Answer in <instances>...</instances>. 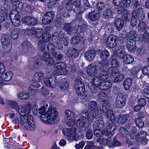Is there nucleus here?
Instances as JSON below:
<instances>
[{"label": "nucleus", "instance_id": "f257e3e1", "mask_svg": "<svg viewBox=\"0 0 149 149\" xmlns=\"http://www.w3.org/2000/svg\"><path fill=\"white\" fill-rule=\"evenodd\" d=\"M46 109V108L43 105L39 109L38 112L39 114H42L43 116L45 117L44 120L46 123H53L57 117L58 113L56 109L54 108L52 109L51 107H49L47 111L45 112ZM42 117L43 118V116Z\"/></svg>", "mask_w": 149, "mask_h": 149}, {"label": "nucleus", "instance_id": "f03ea898", "mask_svg": "<svg viewBox=\"0 0 149 149\" xmlns=\"http://www.w3.org/2000/svg\"><path fill=\"white\" fill-rule=\"evenodd\" d=\"M33 119L32 116L30 115H27V116L21 117L20 118L21 126L25 130L31 131H34L36 129V125Z\"/></svg>", "mask_w": 149, "mask_h": 149}, {"label": "nucleus", "instance_id": "7ed1b4c3", "mask_svg": "<svg viewBox=\"0 0 149 149\" xmlns=\"http://www.w3.org/2000/svg\"><path fill=\"white\" fill-rule=\"evenodd\" d=\"M55 69L54 74L56 75H64L67 74V70L65 69L66 64L63 62H59L56 63L54 65Z\"/></svg>", "mask_w": 149, "mask_h": 149}, {"label": "nucleus", "instance_id": "20e7f679", "mask_svg": "<svg viewBox=\"0 0 149 149\" xmlns=\"http://www.w3.org/2000/svg\"><path fill=\"white\" fill-rule=\"evenodd\" d=\"M126 102V95L122 93H118L114 102V106L118 108H122Z\"/></svg>", "mask_w": 149, "mask_h": 149}, {"label": "nucleus", "instance_id": "39448f33", "mask_svg": "<svg viewBox=\"0 0 149 149\" xmlns=\"http://www.w3.org/2000/svg\"><path fill=\"white\" fill-rule=\"evenodd\" d=\"M102 109L103 113H107V118L111 122L114 123L116 121V117L113 112L109 110L108 106L106 103L102 104Z\"/></svg>", "mask_w": 149, "mask_h": 149}, {"label": "nucleus", "instance_id": "423d86ee", "mask_svg": "<svg viewBox=\"0 0 149 149\" xmlns=\"http://www.w3.org/2000/svg\"><path fill=\"white\" fill-rule=\"evenodd\" d=\"M54 13L52 11H48L43 16L42 19V24L45 25L49 24L54 17Z\"/></svg>", "mask_w": 149, "mask_h": 149}, {"label": "nucleus", "instance_id": "0eeeda50", "mask_svg": "<svg viewBox=\"0 0 149 149\" xmlns=\"http://www.w3.org/2000/svg\"><path fill=\"white\" fill-rule=\"evenodd\" d=\"M118 37L116 35L111 34L109 35L106 41L107 46L110 48L114 47L116 45V40Z\"/></svg>", "mask_w": 149, "mask_h": 149}, {"label": "nucleus", "instance_id": "6e6552de", "mask_svg": "<svg viewBox=\"0 0 149 149\" xmlns=\"http://www.w3.org/2000/svg\"><path fill=\"white\" fill-rule=\"evenodd\" d=\"M27 31L28 34L34 35L38 38H40L43 34V30L41 28H35L32 27L31 29H27L26 32Z\"/></svg>", "mask_w": 149, "mask_h": 149}, {"label": "nucleus", "instance_id": "1a4fd4ad", "mask_svg": "<svg viewBox=\"0 0 149 149\" xmlns=\"http://www.w3.org/2000/svg\"><path fill=\"white\" fill-rule=\"evenodd\" d=\"M10 36L9 34L6 33L1 35V42L2 45L5 46H7L10 49L12 47V45L10 44Z\"/></svg>", "mask_w": 149, "mask_h": 149}, {"label": "nucleus", "instance_id": "9d476101", "mask_svg": "<svg viewBox=\"0 0 149 149\" xmlns=\"http://www.w3.org/2000/svg\"><path fill=\"white\" fill-rule=\"evenodd\" d=\"M80 117L86 121V123L87 121L89 122H92L94 119L91 112L89 113L86 110L83 111L80 114Z\"/></svg>", "mask_w": 149, "mask_h": 149}, {"label": "nucleus", "instance_id": "9b49d317", "mask_svg": "<svg viewBox=\"0 0 149 149\" xmlns=\"http://www.w3.org/2000/svg\"><path fill=\"white\" fill-rule=\"evenodd\" d=\"M138 39L133 38L129 39L126 42V46L128 51L133 53H134L136 49V41Z\"/></svg>", "mask_w": 149, "mask_h": 149}, {"label": "nucleus", "instance_id": "f8f14e48", "mask_svg": "<svg viewBox=\"0 0 149 149\" xmlns=\"http://www.w3.org/2000/svg\"><path fill=\"white\" fill-rule=\"evenodd\" d=\"M42 59L45 64L48 66L52 65L54 63L53 58L50 56V54L48 53H45L43 54Z\"/></svg>", "mask_w": 149, "mask_h": 149}, {"label": "nucleus", "instance_id": "ddd939ff", "mask_svg": "<svg viewBox=\"0 0 149 149\" xmlns=\"http://www.w3.org/2000/svg\"><path fill=\"white\" fill-rule=\"evenodd\" d=\"M31 107L29 105H27L24 107L19 106L17 109L19 114L22 116H27L26 115L28 114L30 111Z\"/></svg>", "mask_w": 149, "mask_h": 149}, {"label": "nucleus", "instance_id": "4468645a", "mask_svg": "<svg viewBox=\"0 0 149 149\" xmlns=\"http://www.w3.org/2000/svg\"><path fill=\"white\" fill-rule=\"evenodd\" d=\"M132 13H135V16L139 20H143L145 18V14L143 8L142 7L138 8L136 10H134Z\"/></svg>", "mask_w": 149, "mask_h": 149}, {"label": "nucleus", "instance_id": "2eb2a0df", "mask_svg": "<svg viewBox=\"0 0 149 149\" xmlns=\"http://www.w3.org/2000/svg\"><path fill=\"white\" fill-rule=\"evenodd\" d=\"M116 127L113 123H109L106 127V130L105 132L106 135H107L109 138L112 137L114 134V131Z\"/></svg>", "mask_w": 149, "mask_h": 149}, {"label": "nucleus", "instance_id": "dca6fc26", "mask_svg": "<svg viewBox=\"0 0 149 149\" xmlns=\"http://www.w3.org/2000/svg\"><path fill=\"white\" fill-rule=\"evenodd\" d=\"M109 63L107 61H98L97 64L95 65L97 70L102 72L106 71L105 69L109 65Z\"/></svg>", "mask_w": 149, "mask_h": 149}, {"label": "nucleus", "instance_id": "f3484780", "mask_svg": "<svg viewBox=\"0 0 149 149\" xmlns=\"http://www.w3.org/2000/svg\"><path fill=\"white\" fill-rule=\"evenodd\" d=\"M96 55V50L94 48H90L85 53V57L89 61L93 60Z\"/></svg>", "mask_w": 149, "mask_h": 149}, {"label": "nucleus", "instance_id": "a211bd4d", "mask_svg": "<svg viewBox=\"0 0 149 149\" xmlns=\"http://www.w3.org/2000/svg\"><path fill=\"white\" fill-rule=\"evenodd\" d=\"M63 134L68 137L74 138L76 135L75 128H64L62 130Z\"/></svg>", "mask_w": 149, "mask_h": 149}, {"label": "nucleus", "instance_id": "6ab92c4d", "mask_svg": "<svg viewBox=\"0 0 149 149\" xmlns=\"http://www.w3.org/2000/svg\"><path fill=\"white\" fill-rule=\"evenodd\" d=\"M22 21L26 24L29 26H34L36 24L37 22L35 18L30 16H25Z\"/></svg>", "mask_w": 149, "mask_h": 149}, {"label": "nucleus", "instance_id": "aec40b11", "mask_svg": "<svg viewBox=\"0 0 149 149\" xmlns=\"http://www.w3.org/2000/svg\"><path fill=\"white\" fill-rule=\"evenodd\" d=\"M44 78L43 73L41 72H35L33 77L32 81L35 82H39L42 81Z\"/></svg>", "mask_w": 149, "mask_h": 149}, {"label": "nucleus", "instance_id": "412c9836", "mask_svg": "<svg viewBox=\"0 0 149 149\" xmlns=\"http://www.w3.org/2000/svg\"><path fill=\"white\" fill-rule=\"evenodd\" d=\"M84 36L83 32L78 33L77 36H74L72 37L71 39V44L73 45H77L79 44L80 42V38H82Z\"/></svg>", "mask_w": 149, "mask_h": 149}, {"label": "nucleus", "instance_id": "4be33fe9", "mask_svg": "<svg viewBox=\"0 0 149 149\" xmlns=\"http://www.w3.org/2000/svg\"><path fill=\"white\" fill-rule=\"evenodd\" d=\"M113 23L116 29L118 31L122 29L124 25L123 20L120 18H118L114 20Z\"/></svg>", "mask_w": 149, "mask_h": 149}, {"label": "nucleus", "instance_id": "5701e85b", "mask_svg": "<svg viewBox=\"0 0 149 149\" xmlns=\"http://www.w3.org/2000/svg\"><path fill=\"white\" fill-rule=\"evenodd\" d=\"M86 71L88 75L93 77L97 74V70L95 65H89Z\"/></svg>", "mask_w": 149, "mask_h": 149}, {"label": "nucleus", "instance_id": "b1692460", "mask_svg": "<svg viewBox=\"0 0 149 149\" xmlns=\"http://www.w3.org/2000/svg\"><path fill=\"white\" fill-rule=\"evenodd\" d=\"M88 16L90 20L93 21H95L100 18V15L98 11L94 10L89 13Z\"/></svg>", "mask_w": 149, "mask_h": 149}, {"label": "nucleus", "instance_id": "393cba45", "mask_svg": "<svg viewBox=\"0 0 149 149\" xmlns=\"http://www.w3.org/2000/svg\"><path fill=\"white\" fill-rule=\"evenodd\" d=\"M74 87L76 91L77 92L78 94L79 93V88H82V90L84 91L85 86L84 83L79 79H77L74 81Z\"/></svg>", "mask_w": 149, "mask_h": 149}, {"label": "nucleus", "instance_id": "a878e982", "mask_svg": "<svg viewBox=\"0 0 149 149\" xmlns=\"http://www.w3.org/2000/svg\"><path fill=\"white\" fill-rule=\"evenodd\" d=\"M113 77L114 78L113 81L114 83L119 82L124 79V75L119 72V70L113 76Z\"/></svg>", "mask_w": 149, "mask_h": 149}, {"label": "nucleus", "instance_id": "bb28decb", "mask_svg": "<svg viewBox=\"0 0 149 149\" xmlns=\"http://www.w3.org/2000/svg\"><path fill=\"white\" fill-rule=\"evenodd\" d=\"M123 60L125 64H128L132 63L134 62V59L131 55L125 54L123 56Z\"/></svg>", "mask_w": 149, "mask_h": 149}, {"label": "nucleus", "instance_id": "cd10ccee", "mask_svg": "<svg viewBox=\"0 0 149 149\" xmlns=\"http://www.w3.org/2000/svg\"><path fill=\"white\" fill-rule=\"evenodd\" d=\"M63 29L69 34L71 35L73 33V27L70 23L65 24L63 27Z\"/></svg>", "mask_w": 149, "mask_h": 149}, {"label": "nucleus", "instance_id": "c85d7f7f", "mask_svg": "<svg viewBox=\"0 0 149 149\" xmlns=\"http://www.w3.org/2000/svg\"><path fill=\"white\" fill-rule=\"evenodd\" d=\"M13 75V72L11 71H9L2 74L1 78L5 81H9L11 80Z\"/></svg>", "mask_w": 149, "mask_h": 149}, {"label": "nucleus", "instance_id": "c756f323", "mask_svg": "<svg viewBox=\"0 0 149 149\" xmlns=\"http://www.w3.org/2000/svg\"><path fill=\"white\" fill-rule=\"evenodd\" d=\"M102 82L103 81L98 76L95 77L93 79V84L92 86H93L94 88V87H99V88Z\"/></svg>", "mask_w": 149, "mask_h": 149}, {"label": "nucleus", "instance_id": "7c9ffc66", "mask_svg": "<svg viewBox=\"0 0 149 149\" xmlns=\"http://www.w3.org/2000/svg\"><path fill=\"white\" fill-rule=\"evenodd\" d=\"M112 12L111 9L107 8L105 10L103 13V18L106 19H109L112 16Z\"/></svg>", "mask_w": 149, "mask_h": 149}, {"label": "nucleus", "instance_id": "2f4dec72", "mask_svg": "<svg viewBox=\"0 0 149 149\" xmlns=\"http://www.w3.org/2000/svg\"><path fill=\"white\" fill-rule=\"evenodd\" d=\"M65 113V117L68 120L73 119L76 117L75 113L69 110H66Z\"/></svg>", "mask_w": 149, "mask_h": 149}, {"label": "nucleus", "instance_id": "473e14b6", "mask_svg": "<svg viewBox=\"0 0 149 149\" xmlns=\"http://www.w3.org/2000/svg\"><path fill=\"white\" fill-rule=\"evenodd\" d=\"M104 126V123L101 120H98L95 121L93 125L94 129H102Z\"/></svg>", "mask_w": 149, "mask_h": 149}, {"label": "nucleus", "instance_id": "72a5a7b5", "mask_svg": "<svg viewBox=\"0 0 149 149\" xmlns=\"http://www.w3.org/2000/svg\"><path fill=\"white\" fill-rule=\"evenodd\" d=\"M77 51L74 48L70 47L67 53V56L68 57H75L77 56Z\"/></svg>", "mask_w": 149, "mask_h": 149}, {"label": "nucleus", "instance_id": "f704fd0d", "mask_svg": "<svg viewBox=\"0 0 149 149\" xmlns=\"http://www.w3.org/2000/svg\"><path fill=\"white\" fill-rule=\"evenodd\" d=\"M147 135V133L146 132L144 131H141L137 134L136 136V140L138 139L140 140H143L144 139L145 140H148V139L146 137Z\"/></svg>", "mask_w": 149, "mask_h": 149}, {"label": "nucleus", "instance_id": "c9c22d12", "mask_svg": "<svg viewBox=\"0 0 149 149\" xmlns=\"http://www.w3.org/2000/svg\"><path fill=\"white\" fill-rule=\"evenodd\" d=\"M44 82L45 85L50 87H52V83L53 78L52 75H50L49 77L46 76L44 77Z\"/></svg>", "mask_w": 149, "mask_h": 149}, {"label": "nucleus", "instance_id": "e433bc0d", "mask_svg": "<svg viewBox=\"0 0 149 149\" xmlns=\"http://www.w3.org/2000/svg\"><path fill=\"white\" fill-rule=\"evenodd\" d=\"M112 86L111 82L107 81L102 82L99 88L101 90H106Z\"/></svg>", "mask_w": 149, "mask_h": 149}, {"label": "nucleus", "instance_id": "4c0bfd02", "mask_svg": "<svg viewBox=\"0 0 149 149\" xmlns=\"http://www.w3.org/2000/svg\"><path fill=\"white\" fill-rule=\"evenodd\" d=\"M53 38H57L59 41L61 42L64 37V34L62 31H58L55 32L53 34Z\"/></svg>", "mask_w": 149, "mask_h": 149}, {"label": "nucleus", "instance_id": "58836bf2", "mask_svg": "<svg viewBox=\"0 0 149 149\" xmlns=\"http://www.w3.org/2000/svg\"><path fill=\"white\" fill-rule=\"evenodd\" d=\"M97 144H98L100 146H95L94 148L95 149H101V148L107 145H108V144L109 143V141L108 140H97Z\"/></svg>", "mask_w": 149, "mask_h": 149}, {"label": "nucleus", "instance_id": "ea45409f", "mask_svg": "<svg viewBox=\"0 0 149 149\" xmlns=\"http://www.w3.org/2000/svg\"><path fill=\"white\" fill-rule=\"evenodd\" d=\"M132 80L130 78H127L124 81V86L125 90H128L130 87L132 83Z\"/></svg>", "mask_w": 149, "mask_h": 149}, {"label": "nucleus", "instance_id": "a19ab883", "mask_svg": "<svg viewBox=\"0 0 149 149\" xmlns=\"http://www.w3.org/2000/svg\"><path fill=\"white\" fill-rule=\"evenodd\" d=\"M110 54L109 52L107 50L102 51L100 55V58L102 61H106L107 58L109 56Z\"/></svg>", "mask_w": 149, "mask_h": 149}, {"label": "nucleus", "instance_id": "79ce46f5", "mask_svg": "<svg viewBox=\"0 0 149 149\" xmlns=\"http://www.w3.org/2000/svg\"><path fill=\"white\" fill-rule=\"evenodd\" d=\"M51 34L48 32H45L42 36V41L43 42H47L51 39Z\"/></svg>", "mask_w": 149, "mask_h": 149}, {"label": "nucleus", "instance_id": "37998d69", "mask_svg": "<svg viewBox=\"0 0 149 149\" xmlns=\"http://www.w3.org/2000/svg\"><path fill=\"white\" fill-rule=\"evenodd\" d=\"M18 14L19 12L18 10H11L9 13L10 20L18 17Z\"/></svg>", "mask_w": 149, "mask_h": 149}, {"label": "nucleus", "instance_id": "c03bdc74", "mask_svg": "<svg viewBox=\"0 0 149 149\" xmlns=\"http://www.w3.org/2000/svg\"><path fill=\"white\" fill-rule=\"evenodd\" d=\"M108 141H109V143L108 144V146L111 147L119 146L121 145V143L118 140H108Z\"/></svg>", "mask_w": 149, "mask_h": 149}, {"label": "nucleus", "instance_id": "a18cd8bd", "mask_svg": "<svg viewBox=\"0 0 149 149\" xmlns=\"http://www.w3.org/2000/svg\"><path fill=\"white\" fill-rule=\"evenodd\" d=\"M136 32L134 30H131L128 32L126 35L128 39L133 38L134 39H138V37L136 35Z\"/></svg>", "mask_w": 149, "mask_h": 149}, {"label": "nucleus", "instance_id": "49530a36", "mask_svg": "<svg viewBox=\"0 0 149 149\" xmlns=\"http://www.w3.org/2000/svg\"><path fill=\"white\" fill-rule=\"evenodd\" d=\"M91 112L94 119H97L101 118L102 114L101 112L98 109Z\"/></svg>", "mask_w": 149, "mask_h": 149}, {"label": "nucleus", "instance_id": "de8ad7c7", "mask_svg": "<svg viewBox=\"0 0 149 149\" xmlns=\"http://www.w3.org/2000/svg\"><path fill=\"white\" fill-rule=\"evenodd\" d=\"M127 120L126 115L122 114L118 116V122L120 123L123 124L126 122Z\"/></svg>", "mask_w": 149, "mask_h": 149}, {"label": "nucleus", "instance_id": "09e8293b", "mask_svg": "<svg viewBox=\"0 0 149 149\" xmlns=\"http://www.w3.org/2000/svg\"><path fill=\"white\" fill-rule=\"evenodd\" d=\"M6 102L11 107L15 109L16 111H17V109L19 107L18 103L16 101L9 100H7Z\"/></svg>", "mask_w": 149, "mask_h": 149}, {"label": "nucleus", "instance_id": "8fccbe9b", "mask_svg": "<svg viewBox=\"0 0 149 149\" xmlns=\"http://www.w3.org/2000/svg\"><path fill=\"white\" fill-rule=\"evenodd\" d=\"M17 96L19 99L22 100L27 99L29 97V94L28 93L25 92H19L18 93Z\"/></svg>", "mask_w": 149, "mask_h": 149}, {"label": "nucleus", "instance_id": "3c124183", "mask_svg": "<svg viewBox=\"0 0 149 149\" xmlns=\"http://www.w3.org/2000/svg\"><path fill=\"white\" fill-rule=\"evenodd\" d=\"M86 124V121L82 118L78 120L76 123V125L79 128L85 127Z\"/></svg>", "mask_w": 149, "mask_h": 149}, {"label": "nucleus", "instance_id": "603ef678", "mask_svg": "<svg viewBox=\"0 0 149 149\" xmlns=\"http://www.w3.org/2000/svg\"><path fill=\"white\" fill-rule=\"evenodd\" d=\"M138 31L139 32L144 31L146 28V23L143 21H140L138 24Z\"/></svg>", "mask_w": 149, "mask_h": 149}, {"label": "nucleus", "instance_id": "864d4df0", "mask_svg": "<svg viewBox=\"0 0 149 149\" xmlns=\"http://www.w3.org/2000/svg\"><path fill=\"white\" fill-rule=\"evenodd\" d=\"M97 106V103L96 102L94 101H91L88 104V109L91 111H93Z\"/></svg>", "mask_w": 149, "mask_h": 149}, {"label": "nucleus", "instance_id": "5fc2aeb1", "mask_svg": "<svg viewBox=\"0 0 149 149\" xmlns=\"http://www.w3.org/2000/svg\"><path fill=\"white\" fill-rule=\"evenodd\" d=\"M19 29H15L11 32V36L13 39H16L18 37Z\"/></svg>", "mask_w": 149, "mask_h": 149}, {"label": "nucleus", "instance_id": "6e6d98bb", "mask_svg": "<svg viewBox=\"0 0 149 149\" xmlns=\"http://www.w3.org/2000/svg\"><path fill=\"white\" fill-rule=\"evenodd\" d=\"M135 13H132L131 16V19L130 21V25L132 27L135 26L137 20L136 17L135 16Z\"/></svg>", "mask_w": 149, "mask_h": 149}, {"label": "nucleus", "instance_id": "4d7b16f0", "mask_svg": "<svg viewBox=\"0 0 149 149\" xmlns=\"http://www.w3.org/2000/svg\"><path fill=\"white\" fill-rule=\"evenodd\" d=\"M118 70L112 67H109L107 69V73L113 76L118 72Z\"/></svg>", "mask_w": 149, "mask_h": 149}, {"label": "nucleus", "instance_id": "13d9d810", "mask_svg": "<svg viewBox=\"0 0 149 149\" xmlns=\"http://www.w3.org/2000/svg\"><path fill=\"white\" fill-rule=\"evenodd\" d=\"M45 43L43 42L41 40H39L38 43V47L42 52L44 53V54L47 53L45 52Z\"/></svg>", "mask_w": 149, "mask_h": 149}, {"label": "nucleus", "instance_id": "bf43d9fd", "mask_svg": "<svg viewBox=\"0 0 149 149\" xmlns=\"http://www.w3.org/2000/svg\"><path fill=\"white\" fill-rule=\"evenodd\" d=\"M85 130L86 131V137L87 139H90L93 137V134L92 130L88 128H85Z\"/></svg>", "mask_w": 149, "mask_h": 149}, {"label": "nucleus", "instance_id": "052dcab7", "mask_svg": "<svg viewBox=\"0 0 149 149\" xmlns=\"http://www.w3.org/2000/svg\"><path fill=\"white\" fill-rule=\"evenodd\" d=\"M94 133L95 135L96 136L99 137L97 139V140H102V139H100V137H101L103 135L101 129H94Z\"/></svg>", "mask_w": 149, "mask_h": 149}, {"label": "nucleus", "instance_id": "680f3d73", "mask_svg": "<svg viewBox=\"0 0 149 149\" xmlns=\"http://www.w3.org/2000/svg\"><path fill=\"white\" fill-rule=\"evenodd\" d=\"M13 5L19 11H21L23 9V4L22 2L19 1L17 2L13 3Z\"/></svg>", "mask_w": 149, "mask_h": 149}, {"label": "nucleus", "instance_id": "e2e57ef3", "mask_svg": "<svg viewBox=\"0 0 149 149\" xmlns=\"http://www.w3.org/2000/svg\"><path fill=\"white\" fill-rule=\"evenodd\" d=\"M134 122L136 125L139 127L142 128L144 126V123L142 120L139 118H136Z\"/></svg>", "mask_w": 149, "mask_h": 149}, {"label": "nucleus", "instance_id": "0e129e2a", "mask_svg": "<svg viewBox=\"0 0 149 149\" xmlns=\"http://www.w3.org/2000/svg\"><path fill=\"white\" fill-rule=\"evenodd\" d=\"M101 72V73L98 76L102 81L106 80L108 77L107 73L106 70L102 71Z\"/></svg>", "mask_w": 149, "mask_h": 149}, {"label": "nucleus", "instance_id": "69168bd1", "mask_svg": "<svg viewBox=\"0 0 149 149\" xmlns=\"http://www.w3.org/2000/svg\"><path fill=\"white\" fill-rule=\"evenodd\" d=\"M99 98L100 100L103 102L104 103H107L105 102L106 100L107 99V94L104 93H101L99 95Z\"/></svg>", "mask_w": 149, "mask_h": 149}, {"label": "nucleus", "instance_id": "338daca9", "mask_svg": "<svg viewBox=\"0 0 149 149\" xmlns=\"http://www.w3.org/2000/svg\"><path fill=\"white\" fill-rule=\"evenodd\" d=\"M131 6L133 8L136 9L139 7H141L139 2L136 0H133L131 3Z\"/></svg>", "mask_w": 149, "mask_h": 149}, {"label": "nucleus", "instance_id": "774afa93", "mask_svg": "<svg viewBox=\"0 0 149 149\" xmlns=\"http://www.w3.org/2000/svg\"><path fill=\"white\" fill-rule=\"evenodd\" d=\"M12 24L15 26L18 27L20 25V21L18 17L11 20Z\"/></svg>", "mask_w": 149, "mask_h": 149}]
</instances>
